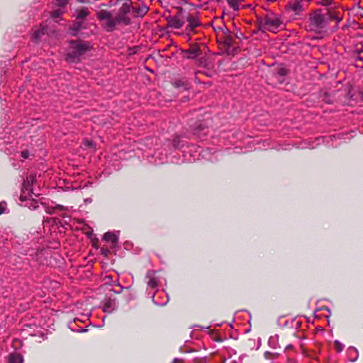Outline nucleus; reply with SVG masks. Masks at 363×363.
<instances>
[{
  "label": "nucleus",
  "mask_w": 363,
  "mask_h": 363,
  "mask_svg": "<svg viewBox=\"0 0 363 363\" xmlns=\"http://www.w3.org/2000/svg\"><path fill=\"white\" fill-rule=\"evenodd\" d=\"M309 28L311 30L318 31L325 28L328 21L320 9H317L309 14Z\"/></svg>",
  "instance_id": "f03ea898"
},
{
  "label": "nucleus",
  "mask_w": 363,
  "mask_h": 363,
  "mask_svg": "<svg viewBox=\"0 0 363 363\" xmlns=\"http://www.w3.org/2000/svg\"><path fill=\"white\" fill-rule=\"evenodd\" d=\"M179 138L178 137H176L175 138H174V140H173V143H174V145L175 147H177V146L178 143H179Z\"/></svg>",
  "instance_id": "72a5a7b5"
},
{
  "label": "nucleus",
  "mask_w": 363,
  "mask_h": 363,
  "mask_svg": "<svg viewBox=\"0 0 363 363\" xmlns=\"http://www.w3.org/2000/svg\"><path fill=\"white\" fill-rule=\"evenodd\" d=\"M333 0H322V5L323 6H329L333 3Z\"/></svg>",
  "instance_id": "2f4dec72"
},
{
  "label": "nucleus",
  "mask_w": 363,
  "mask_h": 363,
  "mask_svg": "<svg viewBox=\"0 0 363 363\" xmlns=\"http://www.w3.org/2000/svg\"><path fill=\"white\" fill-rule=\"evenodd\" d=\"M334 348L337 352H340L343 350V345L340 342L335 340L334 342Z\"/></svg>",
  "instance_id": "4be33fe9"
},
{
  "label": "nucleus",
  "mask_w": 363,
  "mask_h": 363,
  "mask_svg": "<svg viewBox=\"0 0 363 363\" xmlns=\"http://www.w3.org/2000/svg\"><path fill=\"white\" fill-rule=\"evenodd\" d=\"M83 144L87 147H93L94 146L93 141L88 139H84Z\"/></svg>",
  "instance_id": "393cba45"
},
{
  "label": "nucleus",
  "mask_w": 363,
  "mask_h": 363,
  "mask_svg": "<svg viewBox=\"0 0 363 363\" xmlns=\"http://www.w3.org/2000/svg\"><path fill=\"white\" fill-rule=\"evenodd\" d=\"M225 43L228 45V46H230L232 45L233 44V38L231 36H228L225 38Z\"/></svg>",
  "instance_id": "7c9ffc66"
},
{
  "label": "nucleus",
  "mask_w": 363,
  "mask_h": 363,
  "mask_svg": "<svg viewBox=\"0 0 363 363\" xmlns=\"http://www.w3.org/2000/svg\"><path fill=\"white\" fill-rule=\"evenodd\" d=\"M146 278L148 279L147 281V286L151 289L157 287L160 283V278L157 276L155 271H149L147 274Z\"/></svg>",
  "instance_id": "6e6552de"
},
{
  "label": "nucleus",
  "mask_w": 363,
  "mask_h": 363,
  "mask_svg": "<svg viewBox=\"0 0 363 363\" xmlns=\"http://www.w3.org/2000/svg\"><path fill=\"white\" fill-rule=\"evenodd\" d=\"M115 22L117 24L123 23L124 25H128L130 23V18L125 15L118 12L117 15L114 17Z\"/></svg>",
  "instance_id": "ddd939ff"
},
{
  "label": "nucleus",
  "mask_w": 363,
  "mask_h": 363,
  "mask_svg": "<svg viewBox=\"0 0 363 363\" xmlns=\"http://www.w3.org/2000/svg\"><path fill=\"white\" fill-rule=\"evenodd\" d=\"M207 128L206 125H205L203 123H196L193 129V131L195 134H197L199 133V132L203 130L204 129H206Z\"/></svg>",
  "instance_id": "6ab92c4d"
},
{
  "label": "nucleus",
  "mask_w": 363,
  "mask_h": 363,
  "mask_svg": "<svg viewBox=\"0 0 363 363\" xmlns=\"http://www.w3.org/2000/svg\"><path fill=\"white\" fill-rule=\"evenodd\" d=\"M23 356L19 352H11L7 357L8 363H23Z\"/></svg>",
  "instance_id": "f8f14e48"
},
{
  "label": "nucleus",
  "mask_w": 363,
  "mask_h": 363,
  "mask_svg": "<svg viewBox=\"0 0 363 363\" xmlns=\"http://www.w3.org/2000/svg\"><path fill=\"white\" fill-rule=\"evenodd\" d=\"M35 179L36 178L34 174H30L26 178V179H24L21 188V190H23V193H26V191L32 193V186L35 182Z\"/></svg>",
  "instance_id": "1a4fd4ad"
},
{
  "label": "nucleus",
  "mask_w": 363,
  "mask_h": 363,
  "mask_svg": "<svg viewBox=\"0 0 363 363\" xmlns=\"http://www.w3.org/2000/svg\"><path fill=\"white\" fill-rule=\"evenodd\" d=\"M186 21L189 23L186 28L187 31H193L196 27L201 25L198 13L189 14L186 17Z\"/></svg>",
  "instance_id": "39448f33"
},
{
  "label": "nucleus",
  "mask_w": 363,
  "mask_h": 363,
  "mask_svg": "<svg viewBox=\"0 0 363 363\" xmlns=\"http://www.w3.org/2000/svg\"><path fill=\"white\" fill-rule=\"evenodd\" d=\"M37 207H38V202L35 200L33 199L30 202V205L28 206V208L35 209Z\"/></svg>",
  "instance_id": "c85d7f7f"
},
{
  "label": "nucleus",
  "mask_w": 363,
  "mask_h": 363,
  "mask_svg": "<svg viewBox=\"0 0 363 363\" xmlns=\"http://www.w3.org/2000/svg\"><path fill=\"white\" fill-rule=\"evenodd\" d=\"M6 208V203L5 202L0 203V215L4 213Z\"/></svg>",
  "instance_id": "cd10ccee"
},
{
  "label": "nucleus",
  "mask_w": 363,
  "mask_h": 363,
  "mask_svg": "<svg viewBox=\"0 0 363 363\" xmlns=\"http://www.w3.org/2000/svg\"><path fill=\"white\" fill-rule=\"evenodd\" d=\"M106 307H109L110 306V304H108V303H106Z\"/></svg>",
  "instance_id": "a19ab883"
},
{
  "label": "nucleus",
  "mask_w": 363,
  "mask_h": 363,
  "mask_svg": "<svg viewBox=\"0 0 363 363\" xmlns=\"http://www.w3.org/2000/svg\"><path fill=\"white\" fill-rule=\"evenodd\" d=\"M89 15V11L87 8H82L76 11V18L77 20L84 19Z\"/></svg>",
  "instance_id": "2eb2a0df"
},
{
  "label": "nucleus",
  "mask_w": 363,
  "mask_h": 363,
  "mask_svg": "<svg viewBox=\"0 0 363 363\" xmlns=\"http://www.w3.org/2000/svg\"><path fill=\"white\" fill-rule=\"evenodd\" d=\"M201 74V72H196V79H197V78L199 77L198 76H199V74Z\"/></svg>",
  "instance_id": "4c0bfd02"
},
{
  "label": "nucleus",
  "mask_w": 363,
  "mask_h": 363,
  "mask_svg": "<svg viewBox=\"0 0 363 363\" xmlns=\"http://www.w3.org/2000/svg\"><path fill=\"white\" fill-rule=\"evenodd\" d=\"M174 363H182V360H181V359H174Z\"/></svg>",
  "instance_id": "e433bc0d"
},
{
  "label": "nucleus",
  "mask_w": 363,
  "mask_h": 363,
  "mask_svg": "<svg viewBox=\"0 0 363 363\" xmlns=\"http://www.w3.org/2000/svg\"><path fill=\"white\" fill-rule=\"evenodd\" d=\"M287 73H288V71H287V69H285V68H281V69H279V71H278V74H279V75H281V76H285V75H286V74H287Z\"/></svg>",
  "instance_id": "c756f323"
},
{
  "label": "nucleus",
  "mask_w": 363,
  "mask_h": 363,
  "mask_svg": "<svg viewBox=\"0 0 363 363\" xmlns=\"http://www.w3.org/2000/svg\"><path fill=\"white\" fill-rule=\"evenodd\" d=\"M130 11V4H128V3H124L119 9L118 10V12L122 13V14H125V15H128V13Z\"/></svg>",
  "instance_id": "a211bd4d"
},
{
  "label": "nucleus",
  "mask_w": 363,
  "mask_h": 363,
  "mask_svg": "<svg viewBox=\"0 0 363 363\" xmlns=\"http://www.w3.org/2000/svg\"><path fill=\"white\" fill-rule=\"evenodd\" d=\"M281 25L282 21L274 13H267L260 21L261 27L271 32H276Z\"/></svg>",
  "instance_id": "7ed1b4c3"
},
{
  "label": "nucleus",
  "mask_w": 363,
  "mask_h": 363,
  "mask_svg": "<svg viewBox=\"0 0 363 363\" xmlns=\"http://www.w3.org/2000/svg\"><path fill=\"white\" fill-rule=\"evenodd\" d=\"M327 14L330 21H335L337 23H339L343 19V13L335 9H328Z\"/></svg>",
  "instance_id": "9d476101"
},
{
  "label": "nucleus",
  "mask_w": 363,
  "mask_h": 363,
  "mask_svg": "<svg viewBox=\"0 0 363 363\" xmlns=\"http://www.w3.org/2000/svg\"><path fill=\"white\" fill-rule=\"evenodd\" d=\"M184 24V21L179 14L167 18V26L168 28H173L176 29L181 28Z\"/></svg>",
  "instance_id": "423d86ee"
},
{
  "label": "nucleus",
  "mask_w": 363,
  "mask_h": 363,
  "mask_svg": "<svg viewBox=\"0 0 363 363\" xmlns=\"http://www.w3.org/2000/svg\"><path fill=\"white\" fill-rule=\"evenodd\" d=\"M103 240L110 242L114 246L118 241V238L114 233L108 232L104 234Z\"/></svg>",
  "instance_id": "dca6fc26"
},
{
  "label": "nucleus",
  "mask_w": 363,
  "mask_h": 363,
  "mask_svg": "<svg viewBox=\"0 0 363 363\" xmlns=\"http://www.w3.org/2000/svg\"><path fill=\"white\" fill-rule=\"evenodd\" d=\"M45 33V28L43 27H38L33 30V39L38 40Z\"/></svg>",
  "instance_id": "f3484780"
},
{
  "label": "nucleus",
  "mask_w": 363,
  "mask_h": 363,
  "mask_svg": "<svg viewBox=\"0 0 363 363\" xmlns=\"http://www.w3.org/2000/svg\"><path fill=\"white\" fill-rule=\"evenodd\" d=\"M361 94V99H362V101H363V91H362V92H361V94Z\"/></svg>",
  "instance_id": "58836bf2"
},
{
  "label": "nucleus",
  "mask_w": 363,
  "mask_h": 363,
  "mask_svg": "<svg viewBox=\"0 0 363 363\" xmlns=\"http://www.w3.org/2000/svg\"><path fill=\"white\" fill-rule=\"evenodd\" d=\"M133 11L135 13L137 16L143 17L149 11V8L143 3L141 4H135L132 7Z\"/></svg>",
  "instance_id": "9b49d317"
},
{
  "label": "nucleus",
  "mask_w": 363,
  "mask_h": 363,
  "mask_svg": "<svg viewBox=\"0 0 363 363\" xmlns=\"http://www.w3.org/2000/svg\"><path fill=\"white\" fill-rule=\"evenodd\" d=\"M186 85H187L186 82H184V81H182V80L176 81L174 83V86H176V87H179V86H186Z\"/></svg>",
  "instance_id": "a878e982"
},
{
  "label": "nucleus",
  "mask_w": 363,
  "mask_h": 363,
  "mask_svg": "<svg viewBox=\"0 0 363 363\" xmlns=\"http://www.w3.org/2000/svg\"><path fill=\"white\" fill-rule=\"evenodd\" d=\"M182 53L186 58L194 59L201 55V50L197 44H194L188 50H184Z\"/></svg>",
  "instance_id": "0eeeda50"
},
{
  "label": "nucleus",
  "mask_w": 363,
  "mask_h": 363,
  "mask_svg": "<svg viewBox=\"0 0 363 363\" xmlns=\"http://www.w3.org/2000/svg\"><path fill=\"white\" fill-rule=\"evenodd\" d=\"M96 16L100 21H104L101 26L107 32H112L115 30L116 23L111 12L106 10H101Z\"/></svg>",
  "instance_id": "20e7f679"
},
{
  "label": "nucleus",
  "mask_w": 363,
  "mask_h": 363,
  "mask_svg": "<svg viewBox=\"0 0 363 363\" xmlns=\"http://www.w3.org/2000/svg\"><path fill=\"white\" fill-rule=\"evenodd\" d=\"M82 23L79 21L75 22L72 26V30L75 32L79 31L82 28Z\"/></svg>",
  "instance_id": "5701e85b"
},
{
  "label": "nucleus",
  "mask_w": 363,
  "mask_h": 363,
  "mask_svg": "<svg viewBox=\"0 0 363 363\" xmlns=\"http://www.w3.org/2000/svg\"><path fill=\"white\" fill-rule=\"evenodd\" d=\"M21 155L23 158L26 159L28 157V152L26 151H23L21 152Z\"/></svg>",
  "instance_id": "f704fd0d"
},
{
  "label": "nucleus",
  "mask_w": 363,
  "mask_h": 363,
  "mask_svg": "<svg viewBox=\"0 0 363 363\" xmlns=\"http://www.w3.org/2000/svg\"><path fill=\"white\" fill-rule=\"evenodd\" d=\"M32 196V193L29 191H26V193H23V190H21V194L20 195L19 199L21 201H26L30 199V198Z\"/></svg>",
  "instance_id": "aec40b11"
},
{
  "label": "nucleus",
  "mask_w": 363,
  "mask_h": 363,
  "mask_svg": "<svg viewBox=\"0 0 363 363\" xmlns=\"http://www.w3.org/2000/svg\"><path fill=\"white\" fill-rule=\"evenodd\" d=\"M62 12L60 11V10H56V11H54L52 14H51V16L52 18H57L58 17H60V16L61 15Z\"/></svg>",
  "instance_id": "bb28decb"
},
{
  "label": "nucleus",
  "mask_w": 363,
  "mask_h": 363,
  "mask_svg": "<svg viewBox=\"0 0 363 363\" xmlns=\"http://www.w3.org/2000/svg\"><path fill=\"white\" fill-rule=\"evenodd\" d=\"M289 9L294 11L296 14H299L303 11V6L301 1L296 0L289 4Z\"/></svg>",
  "instance_id": "4468645a"
},
{
  "label": "nucleus",
  "mask_w": 363,
  "mask_h": 363,
  "mask_svg": "<svg viewBox=\"0 0 363 363\" xmlns=\"http://www.w3.org/2000/svg\"><path fill=\"white\" fill-rule=\"evenodd\" d=\"M79 2H84L86 0H77Z\"/></svg>",
  "instance_id": "ea45409f"
},
{
  "label": "nucleus",
  "mask_w": 363,
  "mask_h": 363,
  "mask_svg": "<svg viewBox=\"0 0 363 363\" xmlns=\"http://www.w3.org/2000/svg\"><path fill=\"white\" fill-rule=\"evenodd\" d=\"M54 209L59 211H65L66 208L61 205H57L56 206L54 207Z\"/></svg>",
  "instance_id": "473e14b6"
},
{
  "label": "nucleus",
  "mask_w": 363,
  "mask_h": 363,
  "mask_svg": "<svg viewBox=\"0 0 363 363\" xmlns=\"http://www.w3.org/2000/svg\"><path fill=\"white\" fill-rule=\"evenodd\" d=\"M55 1L57 6L64 7L67 4L69 0H55Z\"/></svg>",
  "instance_id": "b1692460"
},
{
  "label": "nucleus",
  "mask_w": 363,
  "mask_h": 363,
  "mask_svg": "<svg viewBox=\"0 0 363 363\" xmlns=\"http://www.w3.org/2000/svg\"><path fill=\"white\" fill-rule=\"evenodd\" d=\"M228 4L235 10H239V1L238 0H228Z\"/></svg>",
  "instance_id": "412c9836"
},
{
  "label": "nucleus",
  "mask_w": 363,
  "mask_h": 363,
  "mask_svg": "<svg viewBox=\"0 0 363 363\" xmlns=\"http://www.w3.org/2000/svg\"><path fill=\"white\" fill-rule=\"evenodd\" d=\"M17 343H18L19 345H21V340H19L18 339H15V340H13V345H16V344H17Z\"/></svg>",
  "instance_id": "c9c22d12"
},
{
  "label": "nucleus",
  "mask_w": 363,
  "mask_h": 363,
  "mask_svg": "<svg viewBox=\"0 0 363 363\" xmlns=\"http://www.w3.org/2000/svg\"><path fill=\"white\" fill-rule=\"evenodd\" d=\"M91 49L89 43L83 40H71L69 50L65 56V60L69 63H77L80 61V57Z\"/></svg>",
  "instance_id": "f257e3e1"
}]
</instances>
